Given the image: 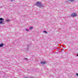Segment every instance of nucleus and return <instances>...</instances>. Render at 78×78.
<instances>
[{
  "label": "nucleus",
  "mask_w": 78,
  "mask_h": 78,
  "mask_svg": "<svg viewBox=\"0 0 78 78\" xmlns=\"http://www.w3.org/2000/svg\"><path fill=\"white\" fill-rule=\"evenodd\" d=\"M36 5L37 6H39L40 7H42V6L41 3L40 2H37Z\"/></svg>",
  "instance_id": "f257e3e1"
},
{
  "label": "nucleus",
  "mask_w": 78,
  "mask_h": 78,
  "mask_svg": "<svg viewBox=\"0 0 78 78\" xmlns=\"http://www.w3.org/2000/svg\"><path fill=\"white\" fill-rule=\"evenodd\" d=\"M4 20V19L3 18H0V24H2L3 23V21H2V20Z\"/></svg>",
  "instance_id": "f03ea898"
},
{
  "label": "nucleus",
  "mask_w": 78,
  "mask_h": 78,
  "mask_svg": "<svg viewBox=\"0 0 78 78\" xmlns=\"http://www.w3.org/2000/svg\"><path fill=\"white\" fill-rule=\"evenodd\" d=\"M71 16L72 17H74L75 16H76L77 14H76L75 13H74V12H73L71 14Z\"/></svg>",
  "instance_id": "7ed1b4c3"
},
{
  "label": "nucleus",
  "mask_w": 78,
  "mask_h": 78,
  "mask_svg": "<svg viewBox=\"0 0 78 78\" xmlns=\"http://www.w3.org/2000/svg\"><path fill=\"white\" fill-rule=\"evenodd\" d=\"M46 62L45 61H44V62H41V64L42 65H44L46 63Z\"/></svg>",
  "instance_id": "20e7f679"
},
{
  "label": "nucleus",
  "mask_w": 78,
  "mask_h": 78,
  "mask_svg": "<svg viewBox=\"0 0 78 78\" xmlns=\"http://www.w3.org/2000/svg\"><path fill=\"white\" fill-rule=\"evenodd\" d=\"M3 43H2L1 44H0V47H2L3 46Z\"/></svg>",
  "instance_id": "39448f33"
},
{
  "label": "nucleus",
  "mask_w": 78,
  "mask_h": 78,
  "mask_svg": "<svg viewBox=\"0 0 78 78\" xmlns=\"http://www.w3.org/2000/svg\"><path fill=\"white\" fill-rule=\"evenodd\" d=\"M33 28V27H30V28H29V29L30 30H32Z\"/></svg>",
  "instance_id": "423d86ee"
},
{
  "label": "nucleus",
  "mask_w": 78,
  "mask_h": 78,
  "mask_svg": "<svg viewBox=\"0 0 78 78\" xmlns=\"http://www.w3.org/2000/svg\"><path fill=\"white\" fill-rule=\"evenodd\" d=\"M26 31H29L30 30L28 29H26Z\"/></svg>",
  "instance_id": "0eeeda50"
},
{
  "label": "nucleus",
  "mask_w": 78,
  "mask_h": 78,
  "mask_svg": "<svg viewBox=\"0 0 78 78\" xmlns=\"http://www.w3.org/2000/svg\"><path fill=\"white\" fill-rule=\"evenodd\" d=\"M6 21H7V22H9V21H10V20H9L8 19H6Z\"/></svg>",
  "instance_id": "6e6552de"
},
{
  "label": "nucleus",
  "mask_w": 78,
  "mask_h": 78,
  "mask_svg": "<svg viewBox=\"0 0 78 78\" xmlns=\"http://www.w3.org/2000/svg\"><path fill=\"white\" fill-rule=\"evenodd\" d=\"M43 32H44V33H47V32L46 31H43Z\"/></svg>",
  "instance_id": "1a4fd4ad"
},
{
  "label": "nucleus",
  "mask_w": 78,
  "mask_h": 78,
  "mask_svg": "<svg viewBox=\"0 0 78 78\" xmlns=\"http://www.w3.org/2000/svg\"><path fill=\"white\" fill-rule=\"evenodd\" d=\"M70 1H71V2H73V1H74V0H69Z\"/></svg>",
  "instance_id": "9d476101"
},
{
  "label": "nucleus",
  "mask_w": 78,
  "mask_h": 78,
  "mask_svg": "<svg viewBox=\"0 0 78 78\" xmlns=\"http://www.w3.org/2000/svg\"><path fill=\"white\" fill-rule=\"evenodd\" d=\"M76 75L77 76H78V73H77L76 74Z\"/></svg>",
  "instance_id": "9b49d317"
},
{
  "label": "nucleus",
  "mask_w": 78,
  "mask_h": 78,
  "mask_svg": "<svg viewBox=\"0 0 78 78\" xmlns=\"http://www.w3.org/2000/svg\"><path fill=\"white\" fill-rule=\"evenodd\" d=\"M14 0H11V2H12V1H13Z\"/></svg>",
  "instance_id": "f8f14e48"
},
{
  "label": "nucleus",
  "mask_w": 78,
  "mask_h": 78,
  "mask_svg": "<svg viewBox=\"0 0 78 78\" xmlns=\"http://www.w3.org/2000/svg\"><path fill=\"white\" fill-rule=\"evenodd\" d=\"M77 56H78V54H77Z\"/></svg>",
  "instance_id": "ddd939ff"
},
{
  "label": "nucleus",
  "mask_w": 78,
  "mask_h": 78,
  "mask_svg": "<svg viewBox=\"0 0 78 78\" xmlns=\"http://www.w3.org/2000/svg\"><path fill=\"white\" fill-rule=\"evenodd\" d=\"M30 78H34V77H31Z\"/></svg>",
  "instance_id": "4468645a"
},
{
  "label": "nucleus",
  "mask_w": 78,
  "mask_h": 78,
  "mask_svg": "<svg viewBox=\"0 0 78 78\" xmlns=\"http://www.w3.org/2000/svg\"><path fill=\"white\" fill-rule=\"evenodd\" d=\"M25 78H28L27 77H25Z\"/></svg>",
  "instance_id": "2eb2a0df"
}]
</instances>
